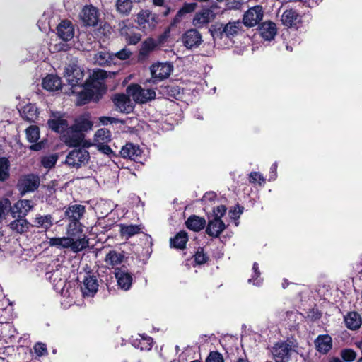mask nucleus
<instances>
[{
    "instance_id": "nucleus-1",
    "label": "nucleus",
    "mask_w": 362,
    "mask_h": 362,
    "mask_svg": "<svg viewBox=\"0 0 362 362\" xmlns=\"http://www.w3.org/2000/svg\"><path fill=\"white\" fill-rule=\"evenodd\" d=\"M81 87H83V89L78 93L76 98V105L78 106L88 104L92 101L97 103L105 94L104 88H102V90L94 88L87 81H85Z\"/></svg>"
},
{
    "instance_id": "nucleus-2",
    "label": "nucleus",
    "mask_w": 362,
    "mask_h": 362,
    "mask_svg": "<svg viewBox=\"0 0 362 362\" xmlns=\"http://www.w3.org/2000/svg\"><path fill=\"white\" fill-rule=\"evenodd\" d=\"M40 184L39 175L34 173H28L21 175L18 180L16 188L21 196L26 193L33 192L37 189Z\"/></svg>"
},
{
    "instance_id": "nucleus-3",
    "label": "nucleus",
    "mask_w": 362,
    "mask_h": 362,
    "mask_svg": "<svg viewBox=\"0 0 362 362\" xmlns=\"http://www.w3.org/2000/svg\"><path fill=\"white\" fill-rule=\"evenodd\" d=\"M127 92L135 101L140 103H146L156 98V92L153 89L143 88L137 83L130 84L127 88Z\"/></svg>"
},
{
    "instance_id": "nucleus-4",
    "label": "nucleus",
    "mask_w": 362,
    "mask_h": 362,
    "mask_svg": "<svg viewBox=\"0 0 362 362\" xmlns=\"http://www.w3.org/2000/svg\"><path fill=\"white\" fill-rule=\"evenodd\" d=\"M47 125L52 132L63 135L68 129L69 122L65 118L64 113L59 111H51Z\"/></svg>"
},
{
    "instance_id": "nucleus-5",
    "label": "nucleus",
    "mask_w": 362,
    "mask_h": 362,
    "mask_svg": "<svg viewBox=\"0 0 362 362\" xmlns=\"http://www.w3.org/2000/svg\"><path fill=\"white\" fill-rule=\"evenodd\" d=\"M90 159L89 152L83 148L71 151L66 158V164L71 168H80L88 163Z\"/></svg>"
},
{
    "instance_id": "nucleus-6",
    "label": "nucleus",
    "mask_w": 362,
    "mask_h": 362,
    "mask_svg": "<svg viewBox=\"0 0 362 362\" xmlns=\"http://www.w3.org/2000/svg\"><path fill=\"white\" fill-rule=\"evenodd\" d=\"M117 74V71H108L103 69H98L95 70L89 80H86L88 83L92 86L94 88H98L102 90V88H104V93L107 90V86L101 81H103L107 78H114Z\"/></svg>"
},
{
    "instance_id": "nucleus-7",
    "label": "nucleus",
    "mask_w": 362,
    "mask_h": 362,
    "mask_svg": "<svg viewBox=\"0 0 362 362\" xmlns=\"http://www.w3.org/2000/svg\"><path fill=\"white\" fill-rule=\"evenodd\" d=\"M151 82L157 83L168 78L172 71L173 66L170 63H157L151 66Z\"/></svg>"
},
{
    "instance_id": "nucleus-8",
    "label": "nucleus",
    "mask_w": 362,
    "mask_h": 362,
    "mask_svg": "<svg viewBox=\"0 0 362 362\" xmlns=\"http://www.w3.org/2000/svg\"><path fill=\"white\" fill-rule=\"evenodd\" d=\"M84 134L77 129L76 126H69L62 135L63 140L69 147H79L84 139Z\"/></svg>"
},
{
    "instance_id": "nucleus-9",
    "label": "nucleus",
    "mask_w": 362,
    "mask_h": 362,
    "mask_svg": "<svg viewBox=\"0 0 362 362\" xmlns=\"http://www.w3.org/2000/svg\"><path fill=\"white\" fill-rule=\"evenodd\" d=\"M263 8L260 5L250 8L245 12L243 18V23L247 28H252L262 21L263 18Z\"/></svg>"
},
{
    "instance_id": "nucleus-10",
    "label": "nucleus",
    "mask_w": 362,
    "mask_h": 362,
    "mask_svg": "<svg viewBox=\"0 0 362 362\" xmlns=\"http://www.w3.org/2000/svg\"><path fill=\"white\" fill-rule=\"evenodd\" d=\"M282 24L289 28L298 29L303 23L302 16L293 8L286 9L281 19Z\"/></svg>"
},
{
    "instance_id": "nucleus-11",
    "label": "nucleus",
    "mask_w": 362,
    "mask_h": 362,
    "mask_svg": "<svg viewBox=\"0 0 362 362\" xmlns=\"http://www.w3.org/2000/svg\"><path fill=\"white\" fill-rule=\"evenodd\" d=\"M115 276L117 279L118 286L124 290L128 291L132 284V274L128 272L127 267L124 265L115 268L114 272Z\"/></svg>"
},
{
    "instance_id": "nucleus-12",
    "label": "nucleus",
    "mask_w": 362,
    "mask_h": 362,
    "mask_svg": "<svg viewBox=\"0 0 362 362\" xmlns=\"http://www.w3.org/2000/svg\"><path fill=\"white\" fill-rule=\"evenodd\" d=\"M182 42L187 49L199 47L202 42L201 33L195 28H191L182 35Z\"/></svg>"
},
{
    "instance_id": "nucleus-13",
    "label": "nucleus",
    "mask_w": 362,
    "mask_h": 362,
    "mask_svg": "<svg viewBox=\"0 0 362 362\" xmlns=\"http://www.w3.org/2000/svg\"><path fill=\"white\" fill-rule=\"evenodd\" d=\"M98 290V283L97 276L90 275V273L85 276L82 284L81 285V291L83 297H93Z\"/></svg>"
},
{
    "instance_id": "nucleus-14",
    "label": "nucleus",
    "mask_w": 362,
    "mask_h": 362,
    "mask_svg": "<svg viewBox=\"0 0 362 362\" xmlns=\"http://www.w3.org/2000/svg\"><path fill=\"white\" fill-rule=\"evenodd\" d=\"M57 33L63 41H70L74 36V27L71 21L62 20L57 27Z\"/></svg>"
},
{
    "instance_id": "nucleus-15",
    "label": "nucleus",
    "mask_w": 362,
    "mask_h": 362,
    "mask_svg": "<svg viewBox=\"0 0 362 362\" xmlns=\"http://www.w3.org/2000/svg\"><path fill=\"white\" fill-rule=\"evenodd\" d=\"M216 14L211 8H204L199 12H197L193 18L192 23L197 28H202L214 20Z\"/></svg>"
},
{
    "instance_id": "nucleus-16",
    "label": "nucleus",
    "mask_w": 362,
    "mask_h": 362,
    "mask_svg": "<svg viewBox=\"0 0 362 362\" xmlns=\"http://www.w3.org/2000/svg\"><path fill=\"white\" fill-rule=\"evenodd\" d=\"M226 228V226L220 217H214L208 221L206 233L211 238H218Z\"/></svg>"
},
{
    "instance_id": "nucleus-17",
    "label": "nucleus",
    "mask_w": 362,
    "mask_h": 362,
    "mask_svg": "<svg viewBox=\"0 0 362 362\" xmlns=\"http://www.w3.org/2000/svg\"><path fill=\"white\" fill-rule=\"evenodd\" d=\"M80 16L86 26H95L98 21V10L92 5L86 6L83 7Z\"/></svg>"
},
{
    "instance_id": "nucleus-18",
    "label": "nucleus",
    "mask_w": 362,
    "mask_h": 362,
    "mask_svg": "<svg viewBox=\"0 0 362 362\" xmlns=\"http://www.w3.org/2000/svg\"><path fill=\"white\" fill-rule=\"evenodd\" d=\"M127 259L125 257V252L123 250L118 251L116 250H110L105 255V262L107 267H111L114 269L117 268L119 265L122 264L124 259Z\"/></svg>"
},
{
    "instance_id": "nucleus-19",
    "label": "nucleus",
    "mask_w": 362,
    "mask_h": 362,
    "mask_svg": "<svg viewBox=\"0 0 362 362\" xmlns=\"http://www.w3.org/2000/svg\"><path fill=\"white\" fill-rule=\"evenodd\" d=\"M290 346L282 342L276 344L273 347L272 355L275 362H288L290 359Z\"/></svg>"
},
{
    "instance_id": "nucleus-20",
    "label": "nucleus",
    "mask_w": 362,
    "mask_h": 362,
    "mask_svg": "<svg viewBox=\"0 0 362 362\" xmlns=\"http://www.w3.org/2000/svg\"><path fill=\"white\" fill-rule=\"evenodd\" d=\"M314 344L316 350L321 354H327L333 347L332 338L328 334L318 335Z\"/></svg>"
},
{
    "instance_id": "nucleus-21",
    "label": "nucleus",
    "mask_w": 362,
    "mask_h": 362,
    "mask_svg": "<svg viewBox=\"0 0 362 362\" xmlns=\"http://www.w3.org/2000/svg\"><path fill=\"white\" fill-rule=\"evenodd\" d=\"M83 77L84 72L79 67L75 66L66 69V81L72 88L82 86L84 83H83Z\"/></svg>"
},
{
    "instance_id": "nucleus-22",
    "label": "nucleus",
    "mask_w": 362,
    "mask_h": 362,
    "mask_svg": "<svg viewBox=\"0 0 362 362\" xmlns=\"http://www.w3.org/2000/svg\"><path fill=\"white\" fill-rule=\"evenodd\" d=\"M114 104L120 112L129 113L133 111L134 106L128 95L124 93L116 94L113 98Z\"/></svg>"
},
{
    "instance_id": "nucleus-23",
    "label": "nucleus",
    "mask_w": 362,
    "mask_h": 362,
    "mask_svg": "<svg viewBox=\"0 0 362 362\" xmlns=\"http://www.w3.org/2000/svg\"><path fill=\"white\" fill-rule=\"evenodd\" d=\"M31 208V201L28 199L19 200L13 206L10 205V211L13 218L25 217Z\"/></svg>"
},
{
    "instance_id": "nucleus-24",
    "label": "nucleus",
    "mask_w": 362,
    "mask_h": 362,
    "mask_svg": "<svg viewBox=\"0 0 362 362\" xmlns=\"http://www.w3.org/2000/svg\"><path fill=\"white\" fill-rule=\"evenodd\" d=\"M86 213V206L81 204L69 205L64 211L69 221H80Z\"/></svg>"
},
{
    "instance_id": "nucleus-25",
    "label": "nucleus",
    "mask_w": 362,
    "mask_h": 362,
    "mask_svg": "<svg viewBox=\"0 0 362 362\" xmlns=\"http://www.w3.org/2000/svg\"><path fill=\"white\" fill-rule=\"evenodd\" d=\"M141 150L138 145L133 143H127L119 151L122 158L135 160L141 155Z\"/></svg>"
},
{
    "instance_id": "nucleus-26",
    "label": "nucleus",
    "mask_w": 362,
    "mask_h": 362,
    "mask_svg": "<svg viewBox=\"0 0 362 362\" xmlns=\"http://www.w3.org/2000/svg\"><path fill=\"white\" fill-rule=\"evenodd\" d=\"M260 35L265 40H271L274 38L277 33L276 24L270 21L264 22L259 25Z\"/></svg>"
},
{
    "instance_id": "nucleus-27",
    "label": "nucleus",
    "mask_w": 362,
    "mask_h": 362,
    "mask_svg": "<svg viewBox=\"0 0 362 362\" xmlns=\"http://www.w3.org/2000/svg\"><path fill=\"white\" fill-rule=\"evenodd\" d=\"M42 88L48 91H55L61 89V78L53 74H49L42 79Z\"/></svg>"
},
{
    "instance_id": "nucleus-28",
    "label": "nucleus",
    "mask_w": 362,
    "mask_h": 362,
    "mask_svg": "<svg viewBox=\"0 0 362 362\" xmlns=\"http://www.w3.org/2000/svg\"><path fill=\"white\" fill-rule=\"evenodd\" d=\"M21 116L24 120L35 122L39 117V111L35 104L28 103L20 111Z\"/></svg>"
},
{
    "instance_id": "nucleus-29",
    "label": "nucleus",
    "mask_w": 362,
    "mask_h": 362,
    "mask_svg": "<svg viewBox=\"0 0 362 362\" xmlns=\"http://www.w3.org/2000/svg\"><path fill=\"white\" fill-rule=\"evenodd\" d=\"M140 338L135 339L132 341V345L141 351H150L153 345V339L146 334H139Z\"/></svg>"
},
{
    "instance_id": "nucleus-30",
    "label": "nucleus",
    "mask_w": 362,
    "mask_h": 362,
    "mask_svg": "<svg viewBox=\"0 0 362 362\" xmlns=\"http://www.w3.org/2000/svg\"><path fill=\"white\" fill-rule=\"evenodd\" d=\"M206 220L204 218L197 215H191L185 221L186 227L190 230L199 232L206 226Z\"/></svg>"
},
{
    "instance_id": "nucleus-31",
    "label": "nucleus",
    "mask_w": 362,
    "mask_h": 362,
    "mask_svg": "<svg viewBox=\"0 0 362 362\" xmlns=\"http://www.w3.org/2000/svg\"><path fill=\"white\" fill-rule=\"evenodd\" d=\"M344 322L348 329L351 330L358 329L362 324V319L358 312L352 311L348 313L344 317Z\"/></svg>"
},
{
    "instance_id": "nucleus-32",
    "label": "nucleus",
    "mask_w": 362,
    "mask_h": 362,
    "mask_svg": "<svg viewBox=\"0 0 362 362\" xmlns=\"http://www.w3.org/2000/svg\"><path fill=\"white\" fill-rule=\"evenodd\" d=\"M188 234L185 230H180L173 238L170 239V245L171 247L180 250H184L188 242Z\"/></svg>"
},
{
    "instance_id": "nucleus-33",
    "label": "nucleus",
    "mask_w": 362,
    "mask_h": 362,
    "mask_svg": "<svg viewBox=\"0 0 362 362\" xmlns=\"http://www.w3.org/2000/svg\"><path fill=\"white\" fill-rule=\"evenodd\" d=\"M54 225V218L51 214L42 216L37 214L33 220V226L42 228L45 231L48 230Z\"/></svg>"
},
{
    "instance_id": "nucleus-34",
    "label": "nucleus",
    "mask_w": 362,
    "mask_h": 362,
    "mask_svg": "<svg viewBox=\"0 0 362 362\" xmlns=\"http://www.w3.org/2000/svg\"><path fill=\"white\" fill-rule=\"evenodd\" d=\"M119 226L121 236L126 237V239L140 233L141 230V225H126L121 223Z\"/></svg>"
},
{
    "instance_id": "nucleus-35",
    "label": "nucleus",
    "mask_w": 362,
    "mask_h": 362,
    "mask_svg": "<svg viewBox=\"0 0 362 362\" xmlns=\"http://www.w3.org/2000/svg\"><path fill=\"white\" fill-rule=\"evenodd\" d=\"M155 47L156 43L153 38L149 37L144 40L139 52V59L141 60L146 59Z\"/></svg>"
},
{
    "instance_id": "nucleus-36",
    "label": "nucleus",
    "mask_w": 362,
    "mask_h": 362,
    "mask_svg": "<svg viewBox=\"0 0 362 362\" xmlns=\"http://www.w3.org/2000/svg\"><path fill=\"white\" fill-rule=\"evenodd\" d=\"M160 91L163 95L176 100H178L182 95L180 87L173 83L162 86Z\"/></svg>"
},
{
    "instance_id": "nucleus-37",
    "label": "nucleus",
    "mask_w": 362,
    "mask_h": 362,
    "mask_svg": "<svg viewBox=\"0 0 362 362\" xmlns=\"http://www.w3.org/2000/svg\"><path fill=\"white\" fill-rule=\"evenodd\" d=\"M225 37L231 39L238 34L242 30L243 26L240 21L229 22L224 25Z\"/></svg>"
},
{
    "instance_id": "nucleus-38",
    "label": "nucleus",
    "mask_w": 362,
    "mask_h": 362,
    "mask_svg": "<svg viewBox=\"0 0 362 362\" xmlns=\"http://www.w3.org/2000/svg\"><path fill=\"white\" fill-rule=\"evenodd\" d=\"M95 63L100 66H110L113 60V54L107 52H99L95 56Z\"/></svg>"
},
{
    "instance_id": "nucleus-39",
    "label": "nucleus",
    "mask_w": 362,
    "mask_h": 362,
    "mask_svg": "<svg viewBox=\"0 0 362 362\" xmlns=\"http://www.w3.org/2000/svg\"><path fill=\"white\" fill-rule=\"evenodd\" d=\"M193 263L192 266L195 267L196 266H200L206 264L209 260V256L207 253L204 252V249L202 247H199L197 250L192 256Z\"/></svg>"
},
{
    "instance_id": "nucleus-40",
    "label": "nucleus",
    "mask_w": 362,
    "mask_h": 362,
    "mask_svg": "<svg viewBox=\"0 0 362 362\" xmlns=\"http://www.w3.org/2000/svg\"><path fill=\"white\" fill-rule=\"evenodd\" d=\"M67 235L71 238H79L83 234V226L80 221H69Z\"/></svg>"
},
{
    "instance_id": "nucleus-41",
    "label": "nucleus",
    "mask_w": 362,
    "mask_h": 362,
    "mask_svg": "<svg viewBox=\"0 0 362 362\" xmlns=\"http://www.w3.org/2000/svg\"><path fill=\"white\" fill-rule=\"evenodd\" d=\"M88 239L85 235L79 238H73L71 251L78 253L88 247Z\"/></svg>"
},
{
    "instance_id": "nucleus-42",
    "label": "nucleus",
    "mask_w": 362,
    "mask_h": 362,
    "mask_svg": "<svg viewBox=\"0 0 362 362\" xmlns=\"http://www.w3.org/2000/svg\"><path fill=\"white\" fill-rule=\"evenodd\" d=\"M10 177V162L6 157H0V181L5 182Z\"/></svg>"
},
{
    "instance_id": "nucleus-43",
    "label": "nucleus",
    "mask_w": 362,
    "mask_h": 362,
    "mask_svg": "<svg viewBox=\"0 0 362 362\" xmlns=\"http://www.w3.org/2000/svg\"><path fill=\"white\" fill-rule=\"evenodd\" d=\"M29 225V222L25 218H19L11 221L10 227L19 233H23L28 230Z\"/></svg>"
},
{
    "instance_id": "nucleus-44",
    "label": "nucleus",
    "mask_w": 362,
    "mask_h": 362,
    "mask_svg": "<svg viewBox=\"0 0 362 362\" xmlns=\"http://www.w3.org/2000/svg\"><path fill=\"white\" fill-rule=\"evenodd\" d=\"M95 141L102 144H107L111 140V132L106 128H100L95 134Z\"/></svg>"
},
{
    "instance_id": "nucleus-45",
    "label": "nucleus",
    "mask_w": 362,
    "mask_h": 362,
    "mask_svg": "<svg viewBox=\"0 0 362 362\" xmlns=\"http://www.w3.org/2000/svg\"><path fill=\"white\" fill-rule=\"evenodd\" d=\"M117 11L123 15H128L132 8V0H117Z\"/></svg>"
},
{
    "instance_id": "nucleus-46",
    "label": "nucleus",
    "mask_w": 362,
    "mask_h": 362,
    "mask_svg": "<svg viewBox=\"0 0 362 362\" xmlns=\"http://www.w3.org/2000/svg\"><path fill=\"white\" fill-rule=\"evenodd\" d=\"M26 138L30 143H35L40 138V129L36 125H31L25 130Z\"/></svg>"
},
{
    "instance_id": "nucleus-47",
    "label": "nucleus",
    "mask_w": 362,
    "mask_h": 362,
    "mask_svg": "<svg viewBox=\"0 0 362 362\" xmlns=\"http://www.w3.org/2000/svg\"><path fill=\"white\" fill-rule=\"evenodd\" d=\"M209 32L214 39H223L225 37L224 25L222 23H216L209 28Z\"/></svg>"
},
{
    "instance_id": "nucleus-48",
    "label": "nucleus",
    "mask_w": 362,
    "mask_h": 362,
    "mask_svg": "<svg viewBox=\"0 0 362 362\" xmlns=\"http://www.w3.org/2000/svg\"><path fill=\"white\" fill-rule=\"evenodd\" d=\"M340 356L344 362H352L356 358V353L352 349L346 348L341 350Z\"/></svg>"
},
{
    "instance_id": "nucleus-49",
    "label": "nucleus",
    "mask_w": 362,
    "mask_h": 362,
    "mask_svg": "<svg viewBox=\"0 0 362 362\" xmlns=\"http://www.w3.org/2000/svg\"><path fill=\"white\" fill-rule=\"evenodd\" d=\"M73 125L76 126L77 129L83 133V132H87L91 129L93 123L88 119L83 118L79 120H76Z\"/></svg>"
},
{
    "instance_id": "nucleus-50",
    "label": "nucleus",
    "mask_w": 362,
    "mask_h": 362,
    "mask_svg": "<svg viewBox=\"0 0 362 362\" xmlns=\"http://www.w3.org/2000/svg\"><path fill=\"white\" fill-rule=\"evenodd\" d=\"M57 159L58 156L56 154L44 156L41 160V164L45 168L51 169L56 165Z\"/></svg>"
},
{
    "instance_id": "nucleus-51",
    "label": "nucleus",
    "mask_w": 362,
    "mask_h": 362,
    "mask_svg": "<svg viewBox=\"0 0 362 362\" xmlns=\"http://www.w3.org/2000/svg\"><path fill=\"white\" fill-rule=\"evenodd\" d=\"M151 12L149 10H141L137 15V22L141 26L146 23L150 24V17Z\"/></svg>"
},
{
    "instance_id": "nucleus-52",
    "label": "nucleus",
    "mask_w": 362,
    "mask_h": 362,
    "mask_svg": "<svg viewBox=\"0 0 362 362\" xmlns=\"http://www.w3.org/2000/svg\"><path fill=\"white\" fill-rule=\"evenodd\" d=\"M33 350L37 356H42L47 354V346L42 342L36 343L33 346Z\"/></svg>"
},
{
    "instance_id": "nucleus-53",
    "label": "nucleus",
    "mask_w": 362,
    "mask_h": 362,
    "mask_svg": "<svg viewBox=\"0 0 362 362\" xmlns=\"http://www.w3.org/2000/svg\"><path fill=\"white\" fill-rule=\"evenodd\" d=\"M322 317V313L317 308L310 309L307 313V318L311 322L319 320Z\"/></svg>"
},
{
    "instance_id": "nucleus-54",
    "label": "nucleus",
    "mask_w": 362,
    "mask_h": 362,
    "mask_svg": "<svg viewBox=\"0 0 362 362\" xmlns=\"http://www.w3.org/2000/svg\"><path fill=\"white\" fill-rule=\"evenodd\" d=\"M206 362H224V359L221 353L217 351H213L209 354Z\"/></svg>"
},
{
    "instance_id": "nucleus-55",
    "label": "nucleus",
    "mask_w": 362,
    "mask_h": 362,
    "mask_svg": "<svg viewBox=\"0 0 362 362\" xmlns=\"http://www.w3.org/2000/svg\"><path fill=\"white\" fill-rule=\"evenodd\" d=\"M252 270L254 272V275L250 279L249 282L252 281L255 285L260 284V280L258 278L260 276L261 272L259 271V264L257 262H254L252 265Z\"/></svg>"
},
{
    "instance_id": "nucleus-56",
    "label": "nucleus",
    "mask_w": 362,
    "mask_h": 362,
    "mask_svg": "<svg viewBox=\"0 0 362 362\" xmlns=\"http://www.w3.org/2000/svg\"><path fill=\"white\" fill-rule=\"evenodd\" d=\"M197 7V4L195 2L184 3L182 6L179 9L185 16L187 13L194 12Z\"/></svg>"
},
{
    "instance_id": "nucleus-57",
    "label": "nucleus",
    "mask_w": 362,
    "mask_h": 362,
    "mask_svg": "<svg viewBox=\"0 0 362 362\" xmlns=\"http://www.w3.org/2000/svg\"><path fill=\"white\" fill-rule=\"evenodd\" d=\"M249 182L251 184H255L256 182H259V184H261L262 182H265V179L264 178V177L262 176V175H261L259 172H251L250 174H249Z\"/></svg>"
},
{
    "instance_id": "nucleus-58",
    "label": "nucleus",
    "mask_w": 362,
    "mask_h": 362,
    "mask_svg": "<svg viewBox=\"0 0 362 362\" xmlns=\"http://www.w3.org/2000/svg\"><path fill=\"white\" fill-rule=\"evenodd\" d=\"M216 197L217 194L216 192L213 191L206 192L201 199L202 204H206L207 201L210 202H214L216 199Z\"/></svg>"
},
{
    "instance_id": "nucleus-59",
    "label": "nucleus",
    "mask_w": 362,
    "mask_h": 362,
    "mask_svg": "<svg viewBox=\"0 0 362 362\" xmlns=\"http://www.w3.org/2000/svg\"><path fill=\"white\" fill-rule=\"evenodd\" d=\"M131 54L132 52H130V50L124 48L120 51L117 52V53H115V54H113V56L114 59L117 57L121 60H126L130 57Z\"/></svg>"
},
{
    "instance_id": "nucleus-60",
    "label": "nucleus",
    "mask_w": 362,
    "mask_h": 362,
    "mask_svg": "<svg viewBox=\"0 0 362 362\" xmlns=\"http://www.w3.org/2000/svg\"><path fill=\"white\" fill-rule=\"evenodd\" d=\"M227 211V208L225 205H220L217 207L214 208L213 213L214 217H220L221 219L224 216Z\"/></svg>"
},
{
    "instance_id": "nucleus-61",
    "label": "nucleus",
    "mask_w": 362,
    "mask_h": 362,
    "mask_svg": "<svg viewBox=\"0 0 362 362\" xmlns=\"http://www.w3.org/2000/svg\"><path fill=\"white\" fill-rule=\"evenodd\" d=\"M141 40V35L139 33H133L127 37V42L129 45H136Z\"/></svg>"
},
{
    "instance_id": "nucleus-62",
    "label": "nucleus",
    "mask_w": 362,
    "mask_h": 362,
    "mask_svg": "<svg viewBox=\"0 0 362 362\" xmlns=\"http://www.w3.org/2000/svg\"><path fill=\"white\" fill-rule=\"evenodd\" d=\"M11 202L8 199H4L0 201V218L4 214L7 209H10Z\"/></svg>"
},
{
    "instance_id": "nucleus-63",
    "label": "nucleus",
    "mask_w": 362,
    "mask_h": 362,
    "mask_svg": "<svg viewBox=\"0 0 362 362\" xmlns=\"http://www.w3.org/2000/svg\"><path fill=\"white\" fill-rule=\"evenodd\" d=\"M72 242L73 238L71 236L68 237H62V244L61 248L68 249L70 248L71 250L72 247Z\"/></svg>"
},
{
    "instance_id": "nucleus-64",
    "label": "nucleus",
    "mask_w": 362,
    "mask_h": 362,
    "mask_svg": "<svg viewBox=\"0 0 362 362\" xmlns=\"http://www.w3.org/2000/svg\"><path fill=\"white\" fill-rule=\"evenodd\" d=\"M100 122L103 125H107L109 123H117L118 119L112 117L103 116L99 118Z\"/></svg>"
}]
</instances>
